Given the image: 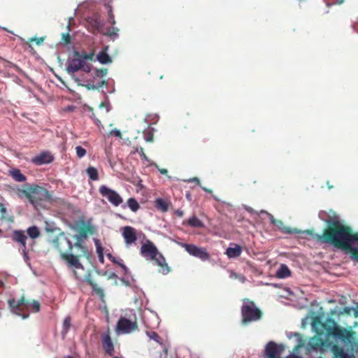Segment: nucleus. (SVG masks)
I'll use <instances>...</instances> for the list:
<instances>
[{
  "instance_id": "54",
  "label": "nucleus",
  "mask_w": 358,
  "mask_h": 358,
  "mask_svg": "<svg viewBox=\"0 0 358 358\" xmlns=\"http://www.w3.org/2000/svg\"><path fill=\"white\" fill-rule=\"evenodd\" d=\"M105 106V103L103 102H101L100 104H99V108H103Z\"/></svg>"
},
{
  "instance_id": "41",
  "label": "nucleus",
  "mask_w": 358,
  "mask_h": 358,
  "mask_svg": "<svg viewBox=\"0 0 358 358\" xmlns=\"http://www.w3.org/2000/svg\"><path fill=\"white\" fill-rule=\"evenodd\" d=\"M109 136H112V135H114L116 137H118L120 138H122V133L120 132V130L117 129H115L112 131H110L108 134Z\"/></svg>"
},
{
  "instance_id": "7",
  "label": "nucleus",
  "mask_w": 358,
  "mask_h": 358,
  "mask_svg": "<svg viewBox=\"0 0 358 358\" xmlns=\"http://www.w3.org/2000/svg\"><path fill=\"white\" fill-rule=\"evenodd\" d=\"M241 315L242 323L247 324L260 320L262 317V312L256 307L253 301L246 299L241 307Z\"/></svg>"
},
{
  "instance_id": "48",
  "label": "nucleus",
  "mask_w": 358,
  "mask_h": 358,
  "mask_svg": "<svg viewBox=\"0 0 358 358\" xmlns=\"http://www.w3.org/2000/svg\"><path fill=\"white\" fill-rule=\"evenodd\" d=\"M175 214L180 217H182L184 215V212L182 210L177 209L175 210Z\"/></svg>"
},
{
  "instance_id": "8",
  "label": "nucleus",
  "mask_w": 358,
  "mask_h": 358,
  "mask_svg": "<svg viewBox=\"0 0 358 358\" xmlns=\"http://www.w3.org/2000/svg\"><path fill=\"white\" fill-rule=\"evenodd\" d=\"M79 70L90 73L91 71V65L86 64L85 62L79 57H75L73 55V57L69 61L66 66V71L69 74H73Z\"/></svg>"
},
{
  "instance_id": "15",
  "label": "nucleus",
  "mask_w": 358,
  "mask_h": 358,
  "mask_svg": "<svg viewBox=\"0 0 358 358\" xmlns=\"http://www.w3.org/2000/svg\"><path fill=\"white\" fill-rule=\"evenodd\" d=\"M80 223L82 227L78 229V234L74 236L80 239H86L89 234H94L95 233V228L90 224H86L84 220H81Z\"/></svg>"
},
{
  "instance_id": "11",
  "label": "nucleus",
  "mask_w": 358,
  "mask_h": 358,
  "mask_svg": "<svg viewBox=\"0 0 358 358\" xmlns=\"http://www.w3.org/2000/svg\"><path fill=\"white\" fill-rule=\"evenodd\" d=\"M285 348L282 345H278L273 341L268 342L264 349V358H281Z\"/></svg>"
},
{
  "instance_id": "13",
  "label": "nucleus",
  "mask_w": 358,
  "mask_h": 358,
  "mask_svg": "<svg viewBox=\"0 0 358 358\" xmlns=\"http://www.w3.org/2000/svg\"><path fill=\"white\" fill-rule=\"evenodd\" d=\"M261 213H265L270 220L271 223L277 229H278L280 231L287 234H292L298 232L296 229H292L289 227L285 226L284 223L281 220L275 219L273 215H271V213L265 210H262Z\"/></svg>"
},
{
  "instance_id": "30",
  "label": "nucleus",
  "mask_w": 358,
  "mask_h": 358,
  "mask_svg": "<svg viewBox=\"0 0 358 358\" xmlns=\"http://www.w3.org/2000/svg\"><path fill=\"white\" fill-rule=\"evenodd\" d=\"M28 235L33 239L40 236V231L36 226L29 227L27 230Z\"/></svg>"
},
{
  "instance_id": "31",
  "label": "nucleus",
  "mask_w": 358,
  "mask_h": 358,
  "mask_svg": "<svg viewBox=\"0 0 358 358\" xmlns=\"http://www.w3.org/2000/svg\"><path fill=\"white\" fill-rule=\"evenodd\" d=\"M73 55L75 57H79L83 61H85V60H92L94 54L93 53H86V52L80 53L78 51H75L73 52Z\"/></svg>"
},
{
  "instance_id": "53",
  "label": "nucleus",
  "mask_w": 358,
  "mask_h": 358,
  "mask_svg": "<svg viewBox=\"0 0 358 358\" xmlns=\"http://www.w3.org/2000/svg\"><path fill=\"white\" fill-rule=\"evenodd\" d=\"M0 208H1V211L2 212L3 214L4 213H6V210L1 203H0Z\"/></svg>"
},
{
  "instance_id": "14",
  "label": "nucleus",
  "mask_w": 358,
  "mask_h": 358,
  "mask_svg": "<svg viewBox=\"0 0 358 358\" xmlns=\"http://www.w3.org/2000/svg\"><path fill=\"white\" fill-rule=\"evenodd\" d=\"M122 236L126 245H131L137 241L136 230L130 226L124 227L122 229Z\"/></svg>"
},
{
  "instance_id": "32",
  "label": "nucleus",
  "mask_w": 358,
  "mask_h": 358,
  "mask_svg": "<svg viewBox=\"0 0 358 358\" xmlns=\"http://www.w3.org/2000/svg\"><path fill=\"white\" fill-rule=\"evenodd\" d=\"M71 326V318L70 316H67L65 317L63 322V329H62V334L65 335L69 331L70 327Z\"/></svg>"
},
{
  "instance_id": "6",
  "label": "nucleus",
  "mask_w": 358,
  "mask_h": 358,
  "mask_svg": "<svg viewBox=\"0 0 358 358\" xmlns=\"http://www.w3.org/2000/svg\"><path fill=\"white\" fill-rule=\"evenodd\" d=\"M24 194L35 208L41 206V202L50 201L52 200V195L49 191L37 185H31L24 192Z\"/></svg>"
},
{
  "instance_id": "45",
  "label": "nucleus",
  "mask_w": 358,
  "mask_h": 358,
  "mask_svg": "<svg viewBox=\"0 0 358 358\" xmlns=\"http://www.w3.org/2000/svg\"><path fill=\"white\" fill-rule=\"evenodd\" d=\"M44 40V38H29V42H35L38 45H40Z\"/></svg>"
},
{
  "instance_id": "19",
  "label": "nucleus",
  "mask_w": 358,
  "mask_h": 358,
  "mask_svg": "<svg viewBox=\"0 0 358 358\" xmlns=\"http://www.w3.org/2000/svg\"><path fill=\"white\" fill-rule=\"evenodd\" d=\"M12 239L21 245L22 251L24 254H26V241L27 240V236L24 234V231L18 230L14 231L12 234Z\"/></svg>"
},
{
  "instance_id": "18",
  "label": "nucleus",
  "mask_w": 358,
  "mask_h": 358,
  "mask_svg": "<svg viewBox=\"0 0 358 358\" xmlns=\"http://www.w3.org/2000/svg\"><path fill=\"white\" fill-rule=\"evenodd\" d=\"M85 280L91 286L93 291L100 297L101 299L104 298L103 289L98 286V285L93 280L91 274V271L88 270L85 275Z\"/></svg>"
},
{
  "instance_id": "10",
  "label": "nucleus",
  "mask_w": 358,
  "mask_h": 358,
  "mask_svg": "<svg viewBox=\"0 0 358 358\" xmlns=\"http://www.w3.org/2000/svg\"><path fill=\"white\" fill-rule=\"evenodd\" d=\"M99 192L103 197L106 198L114 206H118L123 202L122 198L116 191L110 189L106 185L100 186Z\"/></svg>"
},
{
  "instance_id": "27",
  "label": "nucleus",
  "mask_w": 358,
  "mask_h": 358,
  "mask_svg": "<svg viewBox=\"0 0 358 358\" xmlns=\"http://www.w3.org/2000/svg\"><path fill=\"white\" fill-rule=\"evenodd\" d=\"M97 59L101 64H108L112 62L111 58L105 51H101L97 55Z\"/></svg>"
},
{
  "instance_id": "35",
  "label": "nucleus",
  "mask_w": 358,
  "mask_h": 358,
  "mask_svg": "<svg viewBox=\"0 0 358 358\" xmlns=\"http://www.w3.org/2000/svg\"><path fill=\"white\" fill-rule=\"evenodd\" d=\"M146 334L150 339L154 340L157 343H159L160 337L157 332L150 331H147Z\"/></svg>"
},
{
  "instance_id": "50",
  "label": "nucleus",
  "mask_w": 358,
  "mask_h": 358,
  "mask_svg": "<svg viewBox=\"0 0 358 358\" xmlns=\"http://www.w3.org/2000/svg\"><path fill=\"white\" fill-rule=\"evenodd\" d=\"M159 170V171L164 175H166L168 173V171L166 169H160L158 166H156Z\"/></svg>"
},
{
  "instance_id": "37",
  "label": "nucleus",
  "mask_w": 358,
  "mask_h": 358,
  "mask_svg": "<svg viewBox=\"0 0 358 358\" xmlns=\"http://www.w3.org/2000/svg\"><path fill=\"white\" fill-rule=\"evenodd\" d=\"M77 157L79 158L83 157L86 155V150L82 146H77L76 148Z\"/></svg>"
},
{
  "instance_id": "58",
  "label": "nucleus",
  "mask_w": 358,
  "mask_h": 358,
  "mask_svg": "<svg viewBox=\"0 0 358 358\" xmlns=\"http://www.w3.org/2000/svg\"><path fill=\"white\" fill-rule=\"evenodd\" d=\"M213 197H214L215 200L219 201V199L215 196H213Z\"/></svg>"
},
{
  "instance_id": "38",
  "label": "nucleus",
  "mask_w": 358,
  "mask_h": 358,
  "mask_svg": "<svg viewBox=\"0 0 358 358\" xmlns=\"http://www.w3.org/2000/svg\"><path fill=\"white\" fill-rule=\"evenodd\" d=\"M118 31L119 29L113 26L111 28L108 29L106 34L109 36H117Z\"/></svg>"
},
{
  "instance_id": "34",
  "label": "nucleus",
  "mask_w": 358,
  "mask_h": 358,
  "mask_svg": "<svg viewBox=\"0 0 358 358\" xmlns=\"http://www.w3.org/2000/svg\"><path fill=\"white\" fill-rule=\"evenodd\" d=\"M106 73H107L106 69H96L94 72V78H103L106 75Z\"/></svg>"
},
{
  "instance_id": "59",
  "label": "nucleus",
  "mask_w": 358,
  "mask_h": 358,
  "mask_svg": "<svg viewBox=\"0 0 358 358\" xmlns=\"http://www.w3.org/2000/svg\"><path fill=\"white\" fill-rule=\"evenodd\" d=\"M66 358H73L71 356H67Z\"/></svg>"
},
{
  "instance_id": "47",
  "label": "nucleus",
  "mask_w": 358,
  "mask_h": 358,
  "mask_svg": "<svg viewBox=\"0 0 358 358\" xmlns=\"http://www.w3.org/2000/svg\"><path fill=\"white\" fill-rule=\"evenodd\" d=\"M188 182H195L196 185L201 186V184H200V180L196 178V177H194V178H190L187 180Z\"/></svg>"
},
{
  "instance_id": "42",
  "label": "nucleus",
  "mask_w": 358,
  "mask_h": 358,
  "mask_svg": "<svg viewBox=\"0 0 358 358\" xmlns=\"http://www.w3.org/2000/svg\"><path fill=\"white\" fill-rule=\"evenodd\" d=\"M62 40L65 44H69L71 42V36L69 33L62 34Z\"/></svg>"
},
{
  "instance_id": "9",
  "label": "nucleus",
  "mask_w": 358,
  "mask_h": 358,
  "mask_svg": "<svg viewBox=\"0 0 358 358\" xmlns=\"http://www.w3.org/2000/svg\"><path fill=\"white\" fill-rule=\"evenodd\" d=\"M180 245L192 256L197 257L202 261L210 259V254L204 248L198 247L194 244L181 243Z\"/></svg>"
},
{
  "instance_id": "26",
  "label": "nucleus",
  "mask_w": 358,
  "mask_h": 358,
  "mask_svg": "<svg viewBox=\"0 0 358 358\" xmlns=\"http://www.w3.org/2000/svg\"><path fill=\"white\" fill-rule=\"evenodd\" d=\"M187 224L190 227H199V228H202L204 227V224L202 222L201 220H200L199 218H197L195 216H192L188 220H187Z\"/></svg>"
},
{
  "instance_id": "39",
  "label": "nucleus",
  "mask_w": 358,
  "mask_h": 358,
  "mask_svg": "<svg viewBox=\"0 0 358 358\" xmlns=\"http://www.w3.org/2000/svg\"><path fill=\"white\" fill-rule=\"evenodd\" d=\"M108 18H109L108 19L109 22L112 25H115V17H114V15L113 13V10H112L111 8H110V9L108 10Z\"/></svg>"
},
{
  "instance_id": "40",
  "label": "nucleus",
  "mask_w": 358,
  "mask_h": 358,
  "mask_svg": "<svg viewBox=\"0 0 358 358\" xmlns=\"http://www.w3.org/2000/svg\"><path fill=\"white\" fill-rule=\"evenodd\" d=\"M114 264H115L118 265L119 266H120L123 269V271H124L125 274L127 273L128 268L122 263V259H120V260L116 259V262H115Z\"/></svg>"
},
{
  "instance_id": "22",
  "label": "nucleus",
  "mask_w": 358,
  "mask_h": 358,
  "mask_svg": "<svg viewBox=\"0 0 358 358\" xmlns=\"http://www.w3.org/2000/svg\"><path fill=\"white\" fill-rule=\"evenodd\" d=\"M276 277L278 278H286L291 276V271L285 264H281L276 272Z\"/></svg>"
},
{
  "instance_id": "3",
  "label": "nucleus",
  "mask_w": 358,
  "mask_h": 358,
  "mask_svg": "<svg viewBox=\"0 0 358 358\" xmlns=\"http://www.w3.org/2000/svg\"><path fill=\"white\" fill-rule=\"evenodd\" d=\"M76 243L72 242L66 237H57L54 240L55 247L60 253L61 259L67 266L73 270L75 278L81 279L78 270L84 271L85 268L80 261L81 257L89 258L90 256L87 248L83 244V239L74 236Z\"/></svg>"
},
{
  "instance_id": "43",
  "label": "nucleus",
  "mask_w": 358,
  "mask_h": 358,
  "mask_svg": "<svg viewBox=\"0 0 358 358\" xmlns=\"http://www.w3.org/2000/svg\"><path fill=\"white\" fill-rule=\"evenodd\" d=\"M145 140L146 142L151 143L154 140L153 134L150 131H148V134L145 136Z\"/></svg>"
},
{
  "instance_id": "16",
  "label": "nucleus",
  "mask_w": 358,
  "mask_h": 358,
  "mask_svg": "<svg viewBox=\"0 0 358 358\" xmlns=\"http://www.w3.org/2000/svg\"><path fill=\"white\" fill-rule=\"evenodd\" d=\"M53 156L48 152H43L31 159V162L37 166L51 163Z\"/></svg>"
},
{
  "instance_id": "55",
  "label": "nucleus",
  "mask_w": 358,
  "mask_h": 358,
  "mask_svg": "<svg viewBox=\"0 0 358 358\" xmlns=\"http://www.w3.org/2000/svg\"><path fill=\"white\" fill-rule=\"evenodd\" d=\"M327 185L329 189H331L333 187V186H331V184H329V182H327Z\"/></svg>"
},
{
  "instance_id": "33",
  "label": "nucleus",
  "mask_w": 358,
  "mask_h": 358,
  "mask_svg": "<svg viewBox=\"0 0 358 358\" xmlns=\"http://www.w3.org/2000/svg\"><path fill=\"white\" fill-rule=\"evenodd\" d=\"M107 82L106 80H101V82L96 84H90L87 83L85 86L88 90H98L102 87L103 85H106Z\"/></svg>"
},
{
  "instance_id": "36",
  "label": "nucleus",
  "mask_w": 358,
  "mask_h": 358,
  "mask_svg": "<svg viewBox=\"0 0 358 358\" xmlns=\"http://www.w3.org/2000/svg\"><path fill=\"white\" fill-rule=\"evenodd\" d=\"M94 244L96 246L97 255H103V248L102 247L100 241L99 239H95Z\"/></svg>"
},
{
  "instance_id": "20",
  "label": "nucleus",
  "mask_w": 358,
  "mask_h": 358,
  "mask_svg": "<svg viewBox=\"0 0 358 358\" xmlns=\"http://www.w3.org/2000/svg\"><path fill=\"white\" fill-rule=\"evenodd\" d=\"M101 342L105 352L109 356H113L114 354V345L110 335L108 334L103 335Z\"/></svg>"
},
{
  "instance_id": "2",
  "label": "nucleus",
  "mask_w": 358,
  "mask_h": 358,
  "mask_svg": "<svg viewBox=\"0 0 358 358\" xmlns=\"http://www.w3.org/2000/svg\"><path fill=\"white\" fill-rule=\"evenodd\" d=\"M326 227L321 234L315 233L313 229L306 231L313 240L321 244H328L342 250L348 247L349 242L358 241V232H353L352 229L339 220L336 213L326 220Z\"/></svg>"
},
{
  "instance_id": "12",
  "label": "nucleus",
  "mask_w": 358,
  "mask_h": 358,
  "mask_svg": "<svg viewBox=\"0 0 358 358\" xmlns=\"http://www.w3.org/2000/svg\"><path fill=\"white\" fill-rule=\"evenodd\" d=\"M117 329L123 334H129L138 329V324L136 321L131 322L125 317H120L117 324Z\"/></svg>"
},
{
  "instance_id": "4",
  "label": "nucleus",
  "mask_w": 358,
  "mask_h": 358,
  "mask_svg": "<svg viewBox=\"0 0 358 358\" xmlns=\"http://www.w3.org/2000/svg\"><path fill=\"white\" fill-rule=\"evenodd\" d=\"M140 252L143 257L155 261V264L161 268L159 271L163 274L169 273L170 268L166 262L165 257L159 252L152 241L147 240L142 245Z\"/></svg>"
},
{
  "instance_id": "28",
  "label": "nucleus",
  "mask_w": 358,
  "mask_h": 358,
  "mask_svg": "<svg viewBox=\"0 0 358 358\" xmlns=\"http://www.w3.org/2000/svg\"><path fill=\"white\" fill-rule=\"evenodd\" d=\"M87 174L89 178L94 181H96L99 179V174L96 169L93 166H90L86 170Z\"/></svg>"
},
{
  "instance_id": "1",
  "label": "nucleus",
  "mask_w": 358,
  "mask_h": 358,
  "mask_svg": "<svg viewBox=\"0 0 358 358\" xmlns=\"http://www.w3.org/2000/svg\"><path fill=\"white\" fill-rule=\"evenodd\" d=\"M313 327L315 329L316 335L308 338V340L300 338L290 358H303L299 355V350L302 348H305L306 356L310 357L313 353L322 352L324 348L330 345V343L327 340L321 338L324 334L327 338H332L336 341H341L352 348L357 345L356 332L351 327L346 329L341 327L332 318H327L323 322L315 320Z\"/></svg>"
},
{
  "instance_id": "49",
  "label": "nucleus",
  "mask_w": 358,
  "mask_h": 358,
  "mask_svg": "<svg viewBox=\"0 0 358 358\" xmlns=\"http://www.w3.org/2000/svg\"><path fill=\"white\" fill-rule=\"evenodd\" d=\"M107 257L113 262V263H115L116 262V258L113 256L110 253H108L107 254Z\"/></svg>"
},
{
  "instance_id": "21",
  "label": "nucleus",
  "mask_w": 358,
  "mask_h": 358,
  "mask_svg": "<svg viewBox=\"0 0 358 358\" xmlns=\"http://www.w3.org/2000/svg\"><path fill=\"white\" fill-rule=\"evenodd\" d=\"M331 352H333L334 358H354L352 356L348 355L342 347L336 344L332 345Z\"/></svg>"
},
{
  "instance_id": "57",
  "label": "nucleus",
  "mask_w": 358,
  "mask_h": 358,
  "mask_svg": "<svg viewBox=\"0 0 358 358\" xmlns=\"http://www.w3.org/2000/svg\"><path fill=\"white\" fill-rule=\"evenodd\" d=\"M115 276H116V275L114 273H111L110 278L115 277Z\"/></svg>"
},
{
  "instance_id": "25",
  "label": "nucleus",
  "mask_w": 358,
  "mask_h": 358,
  "mask_svg": "<svg viewBox=\"0 0 358 358\" xmlns=\"http://www.w3.org/2000/svg\"><path fill=\"white\" fill-rule=\"evenodd\" d=\"M10 175L12 178L17 182H24L27 180V178L24 175H23L20 170L17 169H13L10 171Z\"/></svg>"
},
{
  "instance_id": "5",
  "label": "nucleus",
  "mask_w": 358,
  "mask_h": 358,
  "mask_svg": "<svg viewBox=\"0 0 358 358\" xmlns=\"http://www.w3.org/2000/svg\"><path fill=\"white\" fill-rule=\"evenodd\" d=\"M9 307L11 310L23 318L29 317V313H24V310L32 311L38 313L40 310V303L38 301L33 300L29 301L24 299V296L16 301L15 299H10L8 301Z\"/></svg>"
},
{
  "instance_id": "51",
  "label": "nucleus",
  "mask_w": 358,
  "mask_h": 358,
  "mask_svg": "<svg viewBox=\"0 0 358 358\" xmlns=\"http://www.w3.org/2000/svg\"><path fill=\"white\" fill-rule=\"evenodd\" d=\"M98 258H99V261L101 264L104 263V256H103V255H98Z\"/></svg>"
},
{
  "instance_id": "23",
  "label": "nucleus",
  "mask_w": 358,
  "mask_h": 358,
  "mask_svg": "<svg viewBox=\"0 0 358 358\" xmlns=\"http://www.w3.org/2000/svg\"><path fill=\"white\" fill-rule=\"evenodd\" d=\"M242 252L241 247L238 245H235V247H229L226 250V255L229 258H236L241 255Z\"/></svg>"
},
{
  "instance_id": "52",
  "label": "nucleus",
  "mask_w": 358,
  "mask_h": 358,
  "mask_svg": "<svg viewBox=\"0 0 358 358\" xmlns=\"http://www.w3.org/2000/svg\"><path fill=\"white\" fill-rule=\"evenodd\" d=\"M200 187H201V188L203 191H205V192H208V193H212V190H211V189H208V188H207V187H203V186H201V185Z\"/></svg>"
},
{
  "instance_id": "56",
  "label": "nucleus",
  "mask_w": 358,
  "mask_h": 358,
  "mask_svg": "<svg viewBox=\"0 0 358 358\" xmlns=\"http://www.w3.org/2000/svg\"><path fill=\"white\" fill-rule=\"evenodd\" d=\"M327 185L329 189H331L333 187V186H331V184H329V182H327Z\"/></svg>"
},
{
  "instance_id": "17",
  "label": "nucleus",
  "mask_w": 358,
  "mask_h": 358,
  "mask_svg": "<svg viewBox=\"0 0 358 358\" xmlns=\"http://www.w3.org/2000/svg\"><path fill=\"white\" fill-rule=\"evenodd\" d=\"M88 23V29L92 32L95 33L96 31L101 32V29L103 26V22L101 20L100 17L97 15H94L90 17H88L87 20Z\"/></svg>"
},
{
  "instance_id": "46",
  "label": "nucleus",
  "mask_w": 358,
  "mask_h": 358,
  "mask_svg": "<svg viewBox=\"0 0 358 358\" xmlns=\"http://www.w3.org/2000/svg\"><path fill=\"white\" fill-rule=\"evenodd\" d=\"M136 152L140 153L141 156L145 160H148V157L146 156V155L145 154L144 152V149L143 148H136Z\"/></svg>"
},
{
  "instance_id": "24",
  "label": "nucleus",
  "mask_w": 358,
  "mask_h": 358,
  "mask_svg": "<svg viewBox=\"0 0 358 358\" xmlns=\"http://www.w3.org/2000/svg\"><path fill=\"white\" fill-rule=\"evenodd\" d=\"M155 206L157 210L165 213L169 210V203L162 198H158L155 201Z\"/></svg>"
},
{
  "instance_id": "29",
  "label": "nucleus",
  "mask_w": 358,
  "mask_h": 358,
  "mask_svg": "<svg viewBox=\"0 0 358 358\" xmlns=\"http://www.w3.org/2000/svg\"><path fill=\"white\" fill-rule=\"evenodd\" d=\"M127 205L133 212H136L140 208L138 203L134 198H129L127 200Z\"/></svg>"
},
{
  "instance_id": "44",
  "label": "nucleus",
  "mask_w": 358,
  "mask_h": 358,
  "mask_svg": "<svg viewBox=\"0 0 358 358\" xmlns=\"http://www.w3.org/2000/svg\"><path fill=\"white\" fill-rule=\"evenodd\" d=\"M90 110L92 111L91 118L94 120V123L97 126H99L101 124V121L99 119L96 118L95 114L93 112V109L92 108H90Z\"/></svg>"
}]
</instances>
